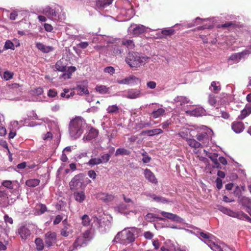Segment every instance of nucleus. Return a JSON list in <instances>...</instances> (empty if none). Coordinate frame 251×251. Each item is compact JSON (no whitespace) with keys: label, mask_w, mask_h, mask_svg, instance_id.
Wrapping results in <instances>:
<instances>
[{"label":"nucleus","mask_w":251,"mask_h":251,"mask_svg":"<svg viewBox=\"0 0 251 251\" xmlns=\"http://www.w3.org/2000/svg\"><path fill=\"white\" fill-rule=\"evenodd\" d=\"M40 183V180L38 179H30L26 181L25 184L30 187H34Z\"/></svg>","instance_id":"obj_42"},{"label":"nucleus","mask_w":251,"mask_h":251,"mask_svg":"<svg viewBox=\"0 0 251 251\" xmlns=\"http://www.w3.org/2000/svg\"><path fill=\"white\" fill-rule=\"evenodd\" d=\"M241 203L244 206L249 207L250 205L251 201L247 197H243L240 199Z\"/></svg>","instance_id":"obj_56"},{"label":"nucleus","mask_w":251,"mask_h":251,"mask_svg":"<svg viewBox=\"0 0 251 251\" xmlns=\"http://www.w3.org/2000/svg\"><path fill=\"white\" fill-rule=\"evenodd\" d=\"M184 110L187 114L190 116L196 117L202 116L205 113L204 109L201 107H198L195 109L189 110H187L185 109H184Z\"/></svg>","instance_id":"obj_17"},{"label":"nucleus","mask_w":251,"mask_h":251,"mask_svg":"<svg viewBox=\"0 0 251 251\" xmlns=\"http://www.w3.org/2000/svg\"><path fill=\"white\" fill-rule=\"evenodd\" d=\"M36 47L41 52L43 53H49L53 50V48L51 46H46L42 43L36 42L35 43Z\"/></svg>","instance_id":"obj_22"},{"label":"nucleus","mask_w":251,"mask_h":251,"mask_svg":"<svg viewBox=\"0 0 251 251\" xmlns=\"http://www.w3.org/2000/svg\"><path fill=\"white\" fill-rule=\"evenodd\" d=\"M160 213L164 217L170 219L173 221L181 223L183 221V220L181 218L172 213L164 211H160Z\"/></svg>","instance_id":"obj_16"},{"label":"nucleus","mask_w":251,"mask_h":251,"mask_svg":"<svg viewBox=\"0 0 251 251\" xmlns=\"http://www.w3.org/2000/svg\"><path fill=\"white\" fill-rule=\"evenodd\" d=\"M81 224L83 226H88L91 222L89 217L86 214L81 217Z\"/></svg>","instance_id":"obj_50"},{"label":"nucleus","mask_w":251,"mask_h":251,"mask_svg":"<svg viewBox=\"0 0 251 251\" xmlns=\"http://www.w3.org/2000/svg\"><path fill=\"white\" fill-rule=\"evenodd\" d=\"M145 219L149 222H153L155 221L156 219H158L160 221L163 220V218H158L155 215L152 213H148L147 214L145 217Z\"/></svg>","instance_id":"obj_46"},{"label":"nucleus","mask_w":251,"mask_h":251,"mask_svg":"<svg viewBox=\"0 0 251 251\" xmlns=\"http://www.w3.org/2000/svg\"><path fill=\"white\" fill-rule=\"evenodd\" d=\"M87 87L88 81L84 80L81 82L80 84L77 85L75 89L77 91L78 94L79 95H88L89 92L87 89Z\"/></svg>","instance_id":"obj_13"},{"label":"nucleus","mask_w":251,"mask_h":251,"mask_svg":"<svg viewBox=\"0 0 251 251\" xmlns=\"http://www.w3.org/2000/svg\"><path fill=\"white\" fill-rule=\"evenodd\" d=\"M97 198L103 202L107 203L112 201L114 199V196L107 193H100L98 194Z\"/></svg>","instance_id":"obj_18"},{"label":"nucleus","mask_w":251,"mask_h":251,"mask_svg":"<svg viewBox=\"0 0 251 251\" xmlns=\"http://www.w3.org/2000/svg\"><path fill=\"white\" fill-rule=\"evenodd\" d=\"M101 163L100 158H92L88 162L87 164L91 166L99 165Z\"/></svg>","instance_id":"obj_49"},{"label":"nucleus","mask_w":251,"mask_h":251,"mask_svg":"<svg viewBox=\"0 0 251 251\" xmlns=\"http://www.w3.org/2000/svg\"><path fill=\"white\" fill-rule=\"evenodd\" d=\"M194 130V128H182L178 133V135L182 138L185 139L186 141L189 139V134L190 132Z\"/></svg>","instance_id":"obj_31"},{"label":"nucleus","mask_w":251,"mask_h":251,"mask_svg":"<svg viewBox=\"0 0 251 251\" xmlns=\"http://www.w3.org/2000/svg\"><path fill=\"white\" fill-rule=\"evenodd\" d=\"M148 196L152 198L154 201L157 202L168 203L170 201L164 197L158 196L153 194H150L148 195Z\"/></svg>","instance_id":"obj_30"},{"label":"nucleus","mask_w":251,"mask_h":251,"mask_svg":"<svg viewBox=\"0 0 251 251\" xmlns=\"http://www.w3.org/2000/svg\"><path fill=\"white\" fill-rule=\"evenodd\" d=\"M206 20V19H201L199 17H197L196 18V19L195 20V21L187 25V27H192V26H194L195 25H197L199 24H201L202 21H205Z\"/></svg>","instance_id":"obj_52"},{"label":"nucleus","mask_w":251,"mask_h":251,"mask_svg":"<svg viewBox=\"0 0 251 251\" xmlns=\"http://www.w3.org/2000/svg\"><path fill=\"white\" fill-rule=\"evenodd\" d=\"M152 30L151 28L140 24H132L128 28V33L133 36H138L147 31V29Z\"/></svg>","instance_id":"obj_6"},{"label":"nucleus","mask_w":251,"mask_h":251,"mask_svg":"<svg viewBox=\"0 0 251 251\" xmlns=\"http://www.w3.org/2000/svg\"><path fill=\"white\" fill-rule=\"evenodd\" d=\"M75 70L76 68L75 67H69L66 72L62 75V77H63L64 79H68L70 78L71 76L72 75V73L75 72Z\"/></svg>","instance_id":"obj_41"},{"label":"nucleus","mask_w":251,"mask_h":251,"mask_svg":"<svg viewBox=\"0 0 251 251\" xmlns=\"http://www.w3.org/2000/svg\"><path fill=\"white\" fill-rule=\"evenodd\" d=\"M234 215L235 216H234V218H236L242 220H245L247 216V214L242 211L235 212Z\"/></svg>","instance_id":"obj_55"},{"label":"nucleus","mask_w":251,"mask_h":251,"mask_svg":"<svg viewBox=\"0 0 251 251\" xmlns=\"http://www.w3.org/2000/svg\"><path fill=\"white\" fill-rule=\"evenodd\" d=\"M251 53V46L249 50H245L242 52L235 53L231 55L229 57V60L233 61L234 62L237 63L238 62L242 57L244 56L245 55H247L248 54Z\"/></svg>","instance_id":"obj_15"},{"label":"nucleus","mask_w":251,"mask_h":251,"mask_svg":"<svg viewBox=\"0 0 251 251\" xmlns=\"http://www.w3.org/2000/svg\"><path fill=\"white\" fill-rule=\"evenodd\" d=\"M113 1V0H98L96 5L99 8H104L111 4Z\"/></svg>","instance_id":"obj_33"},{"label":"nucleus","mask_w":251,"mask_h":251,"mask_svg":"<svg viewBox=\"0 0 251 251\" xmlns=\"http://www.w3.org/2000/svg\"><path fill=\"white\" fill-rule=\"evenodd\" d=\"M206 244L214 251H234L228 246L223 244L222 248L215 243L213 240H209L206 242Z\"/></svg>","instance_id":"obj_11"},{"label":"nucleus","mask_w":251,"mask_h":251,"mask_svg":"<svg viewBox=\"0 0 251 251\" xmlns=\"http://www.w3.org/2000/svg\"><path fill=\"white\" fill-rule=\"evenodd\" d=\"M124 98L129 99H136L141 97L143 95L141 92V90L139 89H130L123 93L120 95Z\"/></svg>","instance_id":"obj_7"},{"label":"nucleus","mask_w":251,"mask_h":251,"mask_svg":"<svg viewBox=\"0 0 251 251\" xmlns=\"http://www.w3.org/2000/svg\"><path fill=\"white\" fill-rule=\"evenodd\" d=\"M219 99V98L215 97L213 94H210L209 96L208 102L211 105L217 108L221 104L218 100Z\"/></svg>","instance_id":"obj_28"},{"label":"nucleus","mask_w":251,"mask_h":251,"mask_svg":"<svg viewBox=\"0 0 251 251\" xmlns=\"http://www.w3.org/2000/svg\"><path fill=\"white\" fill-rule=\"evenodd\" d=\"M174 30L173 29H166L162 30L161 33L165 35L170 36L174 33Z\"/></svg>","instance_id":"obj_61"},{"label":"nucleus","mask_w":251,"mask_h":251,"mask_svg":"<svg viewBox=\"0 0 251 251\" xmlns=\"http://www.w3.org/2000/svg\"><path fill=\"white\" fill-rule=\"evenodd\" d=\"M209 89L213 92L218 93L221 90V85L219 82L212 81L209 87Z\"/></svg>","instance_id":"obj_34"},{"label":"nucleus","mask_w":251,"mask_h":251,"mask_svg":"<svg viewBox=\"0 0 251 251\" xmlns=\"http://www.w3.org/2000/svg\"><path fill=\"white\" fill-rule=\"evenodd\" d=\"M96 90L101 94H106L108 91V88L104 85H97L95 88Z\"/></svg>","instance_id":"obj_47"},{"label":"nucleus","mask_w":251,"mask_h":251,"mask_svg":"<svg viewBox=\"0 0 251 251\" xmlns=\"http://www.w3.org/2000/svg\"><path fill=\"white\" fill-rule=\"evenodd\" d=\"M35 243L36 246V249L38 251L43 249L44 246L42 239L39 238H36L35 239Z\"/></svg>","instance_id":"obj_51"},{"label":"nucleus","mask_w":251,"mask_h":251,"mask_svg":"<svg viewBox=\"0 0 251 251\" xmlns=\"http://www.w3.org/2000/svg\"><path fill=\"white\" fill-rule=\"evenodd\" d=\"M232 128L235 132L239 133L243 131L244 125L242 122H235L232 124Z\"/></svg>","instance_id":"obj_27"},{"label":"nucleus","mask_w":251,"mask_h":251,"mask_svg":"<svg viewBox=\"0 0 251 251\" xmlns=\"http://www.w3.org/2000/svg\"><path fill=\"white\" fill-rule=\"evenodd\" d=\"M194 130H196V138L201 142L203 147L206 146L213 135L212 130L204 126H194Z\"/></svg>","instance_id":"obj_2"},{"label":"nucleus","mask_w":251,"mask_h":251,"mask_svg":"<svg viewBox=\"0 0 251 251\" xmlns=\"http://www.w3.org/2000/svg\"><path fill=\"white\" fill-rule=\"evenodd\" d=\"M149 58L148 57L137 52H129L126 57V61L130 67H139L144 65Z\"/></svg>","instance_id":"obj_4"},{"label":"nucleus","mask_w":251,"mask_h":251,"mask_svg":"<svg viewBox=\"0 0 251 251\" xmlns=\"http://www.w3.org/2000/svg\"><path fill=\"white\" fill-rule=\"evenodd\" d=\"M110 155L109 154H104L101 156L100 161L101 163H104L107 162L110 158Z\"/></svg>","instance_id":"obj_62"},{"label":"nucleus","mask_w":251,"mask_h":251,"mask_svg":"<svg viewBox=\"0 0 251 251\" xmlns=\"http://www.w3.org/2000/svg\"><path fill=\"white\" fill-rule=\"evenodd\" d=\"M151 125V123L148 122L141 121L139 123L137 124L136 127L137 128L141 129L146 127H148Z\"/></svg>","instance_id":"obj_53"},{"label":"nucleus","mask_w":251,"mask_h":251,"mask_svg":"<svg viewBox=\"0 0 251 251\" xmlns=\"http://www.w3.org/2000/svg\"><path fill=\"white\" fill-rule=\"evenodd\" d=\"M4 48L6 50L11 49L14 50L15 49V47L13 43L10 40H7L5 43Z\"/></svg>","instance_id":"obj_58"},{"label":"nucleus","mask_w":251,"mask_h":251,"mask_svg":"<svg viewBox=\"0 0 251 251\" xmlns=\"http://www.w3.org/2000/svg\"><path fill=\"white\" fill-rule=\"evenodd\" d=\"M47 210L45 205L39 204L36 206V209L34 211V213L36 215H40L44 213Z\"/></svg>","instance_id":"obj_36"},{"label":"nucleus","mask_w":251,"mask_h":251,"mask_svg":"<svg viewBox=\"0 0 251 251\" xmlns=\"http://www.w3.org/2000/svg\"><path fill=\"white\" fill-rule=\"evenodd\" d=\"M13 73L9 71H5L3 74V78L5 80H8L13 77Z\"/></svg>","instance_id":"obj_59"},{"label":"nucleus","mask_w":251,"mask_h":251,"mask_svg":"<svg viewBox=\"0 0 251 251\" xmlns=\"http://www.w3.org/2000/svg\"><path fill=\"white\" fill-rule=\"evenodd\" d=\"M174 101L176 103L177 106H182L190 102L189 99L184 96H177L174 99Z\"/></svg>","instance_id":"obj_25"},{"label":"nucleus","mask_w":251,"mask_h":251,"mask_svg":"<svg viewBox=\"0 0 251 251\" xmlns=\"http://www.w3.org/2000/svg\"><path fill=\"white\" fill-rule=\"evenodd\" d=\"M63 92L61 93L60 96L62 98H65L67 99H69L71 97H73L75 95L74 91H71L68 89H64Z\"/></svg>","instance_id":"obj_44"},{"label":"nucleus","mask_w":251,"mask_h":251,"mask_svg":"<svg viewBox=\"0 0 251 251\" xmlns=\"http://www.w3.org/2000/svg\"><path fill=\"white\" fill-rule=\"evenodd\" d=\"M43 12L50 19L56 20L59 18L58 12L55 9L46 7L44 9Z\"/></svg>","instance_id":"obj_12"},{"label":"nucleus","mask_w":251,"mask_h":251,"mask_svg":"<svg viewBox=\"0 0 251 251\" xmlns=\"http://www.w3.org/2000/svg\"><path fill=\"white\" fill-rule=\"evenodd\" d=\"M135 227L126 228L118 233L114 241L121 244L127 245L134 241L135 239Z\"/></svg>","instance_id":"obj_1"},{"label":"nucleus","mask_w":251,"mask_h":251,"mask_svg":"<svg viewBox=\"0 0 251 251\" xmlns=\"http://www.w3.org/2000/svg\"><path fill=\"white\" fill-rule=\"evenodd\" d=\"M122 44L129 49H132L134 47V44L132 40L124 39L122 41Z\"/></svg>","instance_id":"obj_48"},{"label":"nucleus","mask_w":251,"mask_h":251,"mask_svg":"<svg viewBox=\"0 0 251 251\" xmlns=\"http://www.w3.org/2000/svg\"><path fill=\"white\" fill-rule=\"evenodd\" d=\"M186 141L188 145L191 148L198 149L203 147V145L200 142L197 141L194 139L189 138Z\"/></svg>","instance_id":"obj_32"},{"label":"nucleus","mask_w":251,"mask_h":251,"mask_svg":"<svg viewBox=\"0 0 251 251\" xmlns=\"http://www.w3.org/2000/svg\"><path fill=\"white\" fill-rule=\"evenodd\" d=\"M73 197L75 201L79 203L83 202L86 198L84 192L82 191L75 192Z\"/></svg>","instance_id":"obj_21"},{"label":"nucleus","mask_w":251,"mask_h":251,"mask_svg":"<svg viewBox=\"0 0 251 251\" xmlns=\"http://www.w3.org/2000/svg\"><path fill=\"white\" fill-rule=\"evenodd\" d=\"M145 132L149 136H151L163 133V130L160 128H155L152 130H148Z\"/></svg>","instance_id":"obj_45"},{"label":"nucleus","mask_w":251,"mask_h":251,"mask_svg":"<svg viewBox=\"0 0 251 251\" xmlns=\"http://www.w3.org/2000/svg\"><path fill=\"white\" fill-rule=\"evenodd\" d=\"M104 72L106 73L110 74V75H112L115 72V69L112 67H107L104 68Z\"/></svg>","instance_id":"obj_64"},{"label":"nucleus","mask_w":251,"mask_h":251,"mask_svg":"<svg viewBox=\"0 0 251 251\" xmlns=\"http://www.w3.org/2000/svg\"><path fill=\"white\" fill-rule=\"evenodd\" d=\"M98 135V131L97 130L92 128L88 132V133L85 134L83 140L84 141H90L93 139H94L97 137Z\"/></svg>","instance_id":"obj_20"},{"label":"nucleus","mask_w":251,"mask_h":251,"mask_svg":"<svg viewBox=\"0 0 251 251\" xmlns=\"http://www.w3.org/2000/svg\"><path fill=\"white\" fill-rule=\"evenodd\" d=\"M204 151L205 152H206V154L207 155V156L211 159V160H212V161L213 162V163L214 164L215 166L216 167H218L219 166V162H218V160L217 159V157H218V154L217 153H213V154H212V153H208V152L206 151L205 150H204Z\"/></svg>","instance_id":"obj_35"},{"label":"nucleus","mask_w":251,"mask_h":251,"mask_svg":"<svg viewBox=\"0 0 251 251\" xmlns=\"http://www.w3.org/2000/svg\"><path fill=\"white\" fill-rule=\"evenodd\" d=\"M55 69L60 72H65L66 70V65L63 63V61L60 60L58 61L55 65Z\"/></svg>","instance_id":"obj_40"},{"label":"nucleus","mask_w":251,"mask_h":251,"mask_svg":"<svg viewBox=\"0 0 251 251\" xmlns=\"http://www.w3.org/2000/svg\"><path fill=\"white\" fill-rule=\"evenodd\" d=\"M251 113V104H247L245 108L241 111V114L238 116L239 119L242 120Z\"/></svg>","instance_id":"obj_24"},{"label":"nucleus","mask_w":251,"mask_h":251,"mask_svg":"<svg viewBox=\"0 0 251 251\" xmlns=\"http://www.w3.org/2000/svg\"><path fill=\"white\" fill-rule=\"evenodd\" d=\"M73 233V229L70 225L65 226L60 230V234L63 237H68Z\"/></svg>","instance_id":"obj_26"},{"label":"nucleus","mask_w":251,"mask_h":251,"mask_svg":"<svg viewBox=\"0 0 251 251\" xmlns=\"http://www.w3.org/2000/svg\"><path fill=\"white\" fill-rule=\"evenodd\" d=\"M89 46V43L87 42H81L80 43L77 44L76 46L78 48L85 49L87 48Z\"/></svg>","instance_id":"obj_63"},{"label":"nucleus","mask_w":251,"mask_h":251,"mask_svg":"<svg viewBox=\"0 0 251 251\" xmlns=\"http://www.w3.org/2000/svg\"><path fill=\"white\" fill-rule=\"evenodd\" d=\"M129 154V151L127 150L124 148H119L117 149L115 155L117 156L119 155H128Z\"/></svg>","instance_id":"obj_54"},{"label":"nucleus","mask_w":251,"mask_h":251,"mask_svg":"<svg viewBox=\"0 0 251 251\" xmlns=\"http://www.w3.org/2000/svg\"><path fill=\"white\" fill-rule=\"evenodd\" d=\"M107 113L108 114H117L119 111V107L116 104L109 105L106 109Z\"/></svg>","instance_id":"obj_39"},{"label":"nucleus","mask_w":251,"mask_h":251,"mask_svg":"<svg viewBox=\"0 0 251 251\" xmlns=\"http://www.w3.org/2000/svg\"><path fill=\"white\" fill-rule=\"evenodd\" d=\"M56 240V234L54 232L49 231L45 236V240L48 247L51 246Z\"/></svg>","instance_id":"obj_14"},{"label":"nucleus","mask_w":251,"mask_h":251,"mask_svg":"<svg viewBox=\"0 0 251 251\" xmlns=\"http://www.w3.org/2000/svg\"><path fill=\"white\" fill-rule=\"evenodd\" d=\"M117 82L120 84L137 85L141 82V80L134 75H130L125 78L117 80Z\"/></svg>","instance_id":"obj_8"},{"label":"nucleus","mask_w":251,"mask_h":251,"mask_svg":"<svg viewBox=\"0 0 251 251\" xmlns=\"http://www.w3.org/2000/svg\"><path fill=\"white\" fill-rule=\"evenodd\" d=\"M200 235L201 238L206 240V241H205L206 244L209 240L212 241L215 238L213 235L207 232H200Z\"/></svg>","instance_id":"obj_43"},{"label":"nucleus","mask_w":251,"mask_h":251,"mask_svg":"<svg viewBox=\"0 0 251 251\" xmlns=\"http://www.w3.org/2000/svg\"><path fill=\"white\" fill-rule=\"evenodd\" d=\"M92 225L97 227H100L102 226L101 225V223L100 220H99L97 217H94L93 222L92 223Z\"/></svg>","instance_id":"obj_57"},{"label":"nucleus","mask_w":251,"mask_h":251,"mask_svg":"<svg viewBox=\"0 0 251 251\" xmlns=\"http://www.w3.org/2000/svg\"><path fill=\"white\" fill-rule=\"evenodd\" d=\"M0 198L2 200H4V203L3 204V206H6L8 204H10L13 202V201L11 202L8 200V197H7V195L5 191H1L0 190ZM1 201V200H0Z\"/></svg>","instance_id":"obj_38"},{"label":"nucleus","mask_w":251,"mask_h":251,"mask_svg":"<svg viewBox=\"0 0 251 251\" xmlns=\"http://www.w3.org/2000/svg\"><path fill=\"white\" fill-rule=\"evenodd\" d=\"M2 185L8 189H12L13 188V185L12 184V181L10 180H4L2 182Z\"/></svg>","instance_id":"obj_60"},{"label":"nucleus","mask_w":251,"mask_h":251,"mask_svg":"<svg viewBox=\"0 0 251 251\" xmlns=\"http://www.w3.org/2000/svg\"><path fill=\"white\" fill-rule=\"evenodd\" d=\"M18 233L24 240L27 239L31 234L30 230L25 226H21L18 229Z\"/></svg>","instance_id":"obj_19"},{"label":"nucleus","mask_w":251,"mask_h":251,"mask_svg":"<svg viewBox=\"0 0 251 251\" xmlns=\"http://www.w3.org/2000/svg\"><path fill=\"white\" fill-rule=\"evenodd\" d=\"M144 174L145 178L150 182L154 184H156L157 183V180L155 176L149 169H145Z\"/></svg>","instance_id":"obj_23"},{"label":"nucleus","mask_w":251,"mask_h":251,"mask_svg":"<svg viewBox=\"0 0 251 251\" xmlns=\"http://www.w3.org/2000/svg\"><path fill=\"white\" fill-rule=\"evenodd\" d=\"M129 206L124 203L120 204L117 207V210L119 212L125 215H128L130 213H133L135 215L140 212V210L136 206H134V209L132 210L126 211V210L128 209Z\"/></svg>","instance_id":"obj_9"},{"label":"nucleus","mask_w":251,"mask_h":251,"mask_svg":"<svg viewBox=\"0 0 251 251\" xmlns=\"http://www.w3.org/2000/svg\"><path fill=\"white\" fill-rule=\"evenodd\" d=\"M165 112V109L163 108L161 105L160 107H158L157 109L153 110L151 113V116L153 118H157L160 116H163Z\"/></svg>","instance_id":"obj_29"},{"label":"nucleus","mask_w":251,"mask_h":251,"mask_svg":"<svg viewBox=\"0 0 251 251\" xmlns=\"http://www.w3.org/2000/svg\"><path fill=\"white\" fill-rule=\"evenodd\" d=\"M92 238V234L91 230L88 229L85 230L83 233L77 235L76 239L72 247H70L69 251H72L75 249L86 246Z\"/></svg>","instance_id":"obj_5"},{"label":"nucleus","mask_w":251,"mask_h":251,"mask_svg":"<svg viewBox=\"0 0 251 251\" xmlns=\"http://www.w3.org/2000/svg\"><path fill=\"white\" fill-rule=\"evenodd\" d=\"M122 14L126 17L125 20H128L131 19L134 15V10L132 8H128L127 9H124L122 11Z\"/></svg>","instance_id":"obj_37"},{"label":"nucleus","mask_w":251,"mask_h":251,"mask_svg":"<svg viewBox=\"0 0 251 251\" xmlns=\"http://www.w3.org/2000/svg\"><path fill=\"white\" fill-rule=\"evenodd\" d=\"M83 184L82 179L79 175H76L73 177L69 183L71 190H77L82 187Z\"/></svg>","instance_id":"obj_10"},{"label":"nucleus","mask_w":251,"mask_h":251,"mask_svg":"<svg viewBox=\"0 0 251 251\" xmlns=\"http://www.w3.org/2000/svg\"><path fill=\"white\" fill-rule=\"evenodd\" d=\"M85 124V121L80 117H76L71 121L69 124V132L72 138L76 139L79 137L83 133Z\"/></svg>","instance_id":"obj_3"}]
</instances>
